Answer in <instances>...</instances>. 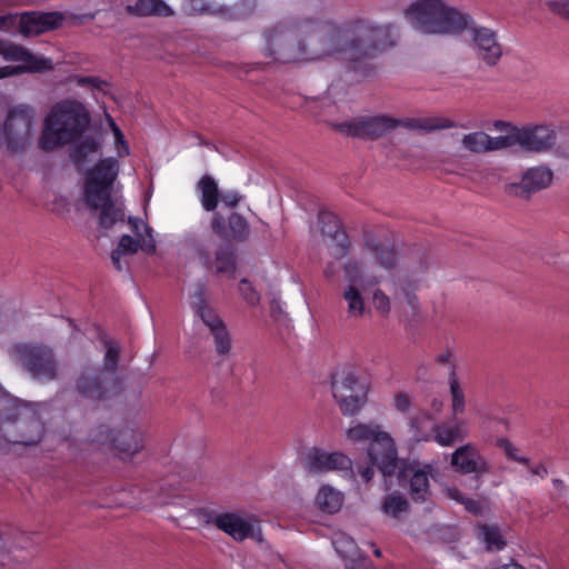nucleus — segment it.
<instances>
[{
	"label": "nucleus",
	"mask_w": 569,
	"mask_h": 569,
	"mask_svg": "<svg viewBox=\"0 0 569 569\" xmlns=\"http://www.w3.org/2000/svg\"><path fill=\"white\" fill-rule=\"evenodd\" d=\"M77 84L80 87H90L100 91L104 90L108 83L97 77H79L77 78Z\"/></svg>",
	"instance_id": "obj_54"
},
{
	"label": "nucleus",
	"mask_w": 569,
	"mask_h": 569,
	"mask_svg": "<svg viewBox=\"0 0 569 569\" xmlns=\"http://www.w3.org/2000/svg\"><path fill=\"white\" fill-rule=\"evenodd\" d=\"M216 269L219 273H232L234 271V257L230 250H221L216 257Z\"/></svg>",
	"instance_id": "obj_46"
},
{
	"label": "nucleus",
	"mask_w": 569,
	"mask_h": 569,
	"mask_svg": "<svg viewBox=\"0 0 569 569\" xmlns=\"http://www.w3.org/2000/svg\"><path fill=\"white\" fill-rule=\"evenodd\" d=\"M239 292L241 297L247 301L250 306H257L260 301V297L256 289L251 286V283L247 279H242L239 283Z\"/></svg>",
	"instance_id": "obj_48"
},
{
	"label": "nucleus",
	"mask_w": 569,
	"mask_h": 569,
	"mask_svg": "<svg viewBox=\"0 0 569 569\" xmlns=\"http://www.w3.org/2000/svg\"><path fill=\"white\" fill-rule=\"evenodd\" d=\"M213 525L232 537L237 541H242L249 537H253L254 521L252 518L237 512H224L217 515Z\"/></svg>",
	"instance_id": "obj_21"
},
{
	"label": "nucleus",
	"mask_w": 569,
	"mask_h": 569,
	"mask_svg": "<svg viewBox=\"0 0 569 569\" xmlns=\"http://www.w3.org/2000/svg\"><path fill=\"white\" fill-rule=\"evenodd\" d=\"M242 199V194H240L238 191L231 190L221 192L219 202H221L226 208L233 209L241 202Z\"/></svg>",
	"instance_id": "obj_52"
},
{
	"label": "nucleus",
	"mask_w": 569,
	"mask_h": 569,
	"mask_svg": "<svg viewBox=\"0 0 569 569\" xmlns=\"http://www.w3.org/2000/svg\"><path fill=\"white\" fill-rule=\"evenodd\" d=\"M343 271H345V278L348 281V284H356L358 287H363L365 283L376 284L379 282V279L377 277L366 279L365 274H363L362 264L356 260L348 261L343 266Z\"/></svg>",
	"instance_id": "obj_38"
},
{
	"label": "nucleus",
	"mask_w": 569,
	"mask_h": 569,
	"mask_svg": "<svg viewBox=\"0 0 569 569\" xmlns=\"http://www.w3.org/2000/svg\"><path fill=\"white\" fill-rule=\"evenodd\" d=\"M303 468L309 473H326L331 471L352 470L351 459L342 452H328L319 448L310 449L302 461Z\"/></svg>",
	"instance_id": "obj_16"
},
{
	"label": "nucleus",
	"mask_w": 569,
	"mask_h": 569,
	"mask_svg": "<svg viewBox=\"0 0 569 569\" xmlns=\"http://www.w3.org/2000/svg\"><path fill=\"white\" fill-rule=\"evenodd\" d=\"M360 476L363 479L365 482H369L373 477V468L372 467H366L360 470Z\"/></svg>",
	"instance_id": "obj_61"
},
{
	"label": "nucleus",
	"mask_w": 569,
	"mask_h": 569,
	"mask_svg": "<svg viewBox=\"0 0 569 569\" xmlns=\"http://www.w3.org/2000/svg\"><path fill=\"white\" fill-rule=\"evenodd\" d=\"M211 229L219 237L238 242L248 240L250 236L248 221L238 212H232L227 220L220 212H216L212 217Z\"/></svg>",
	"instance_id": "obj_20"
},
{
	"label": "nucleus",
	"mask_w": 569,
	"mask_h": 569,
	"mask_svg": "<svg viewBox=\"0 0 569 569\" xmlns=\"http://www.w3.org/2000/svg\"><path fill=\"white\" fill-rule=\"evenodd\" d=\"M90 441L97 445H109L118 450L122 459L132 457L142 448V433L133 429H122L116 435L107 426H99L90 433Z\"/></svg>",
	"instance_id": "obj_14"
},
{
	"label": "nucleus",
	"mask_w": 569,
	"mask_h": 569,
	"mask_svg": "<svg viewBox=\"0 0 569 569\" xmlns=\"http://www.w3.org/2000/svg\"><path fill=\"white\" fill-rule=\"evenodd\" d=\"M361 288L356 284H347L342 290V298L347 303L349 318L359 319L366 313V303L360 291Z\"/></svg>",
	"instance_id": "obj_32"
},
{
	"label": "nucleus",
	"mask_w": 569,
	"mask_h": 569,
	"mask_svg": "<svg viewBox=\"0 0 569 569\" xmlns=\"http://www.w3.org/2000/svg\"><path fill=\"white\" fill-rule=\"evenodd\" d=\"M189 297L191 309L203 325L208 327L213 337L217 353L219 356L229 355L231 350L230 333L222 319L208 303L204 287L202 284L194 286Z\"/></svg>",
	"instance_id": "obj_9"
},
{
	"label": "nucleus",
	"mask_w": 569,
	"mask_h": 569,
	"mask_svg": "<svg viewBox=\"0 0 569 569\" xmlns=\"http://www.w3.org/2000/svg\"><path fill=\"white\" fill-rule=\"evenodd\" d=\"M36 123V112L30 106L10 108L0 123V150L10 154L24 152L32 144Z\"/></svg>",
	"instance_id": "obj_6"
},
{
	"label": "nucleus",
	"mask_w": 569,
	"mask_h": 569,
	"mask_svg": "<svg viewBox=\"0 0 569 569\" xmlns=\"http://www.w3.org/2000/svg\"><path fill=\"white\" fill-rule=\"evenodd\" d=\"M445 493L448 498L461 503L465 501L466 496L461 493V491L456 487H447L445 489Z\"/></svg>",
	"instance_id": "obj_57"
},
{
	"label": "nucleus",
	"mask_w": 569,
	"mask_h": 569,
	"mask_svg": "<svg viewBox=\"0 0 569 569\" xmlns=\"http://www.w3.org/2000/svg\"><path fill=\"white\" fill-rule=\"evenodd\" d=\"M332 545L337 553L343 559L346 569H373L363 557L356 541L343 532L333 536Z\"/></svg>",
	"instance_id": "obj_24"
},
{
	"label": "nucleus",
	"mask_w": 569,
	"mask_h": 569,
	"mask_svg": "<svg viewBox=\"0 0 569 569\" xmlns=\"http://www.w3.org/2000/svg\"><path fill=\"white\" fill-rule=\"evenodd\" d=\"M468 436L467 422L456 420L455 422H439L432 427L431 440L441 447H451Z\"/></svg>",
	"instance_id": "obj_25"
},
{
	"label": "nucleus",
	"mask_w": 569,
	"mask_h": 569,
	"mask_svg": "<svg viewBox=\"0 0 569 569\" xmlns=\"http://www.w3.org/2000/svg\"><path fill=\"white\" fill-rule=\"evenodd\" d=\"M119 170V161L109 157L99 160L84 177L83 201L92 213H98L104 229L124 220L122 197L114 192Z\"/></svg>",
	"instance_id": "obj_3"
},
{
	"label": "nucleus",
	"mask_w": 569,
	"mask_h": 569,
	"mask_svg": "<svg viewBox=\"0 0 569 569\" xmlns=\"http://www.w3.org/2000/svg\"><path fill=\"white\" fill-rule=\"evenodd\" d=\"M126 11L136 17H169L173 13L162 0H136L134 3L126 6Z\"/></svg>",
	"instance_id": "obj_29"
},
{
	"label": "nucleus",
	"mask_w": 569,
	"mask_h": 569,
	"mask_svg": "<svg viewBox=\"0 0 569 569\" xmlns=\"http://www.w3.org/2000/svg\"><path fill=\"white\" fill-rule=\"evenodd\" d=\"M431 420V417L427 412H420L408 420V427L410 432V438L415 442L429 441L431 440V433L426 427L425 423Z\"/></svg>",
	"instance_id": "obj_37"
},
{
	"label": "nucleus",
	"mask_w": 569,
	"mask_h": 569,
	"mask_svg": "<svg viewBox=\"0 0 569 569\" xmlns=\"http://www.w3.org/2000/svg\"><path fill=\"white\" fill-rule=\"evenodd\" d=\"M0 56L7 61L23 62V66L0 67V79L22 72H41L52 69V61L32 54L22 46L0 39Z\"/></svg>",
	"instance_id": "obj_13"
},
{
	"label": "nucleus",
	"mask_w": 569,
	"mask_h": 569,
	"mask_svg": "<svg viewBox=\"0 0 569 569\" xmlns=\"http://www.w3.org/2000/svg\"><path fill=\"white\" fill-rule=\"evenodd\" d=\"M317 507L328 513L338 512L343 503V493L330 485H322L316 496Z\"/></svg>",
	"instance_id": "obj_30"
},
{
	"label": "nucleus",
	"mask_w": 569,
	"mask_h": 569,
	"mask_svg": "<svg viewBox=\"0 0 569 569\" xmlns=\"http://www.w3.org/2000/svg\"><path fill=\"white\" fill-rule=\"evenodd\" d=\"M122 256H124L121 251H119L117 248L112 251L111 253V260H112V263L113 266L118 269V270H122V264H121V258Z\"/></svg>",
	"instance_id": "obj_59"
},
{
	"label": "nucleus",
	"mask_w": 569,
	"mask_h": 569,
	"mask_svg": "<svg viewBox=\"0 0 569 569\" xmlns=\"http://www.w3.org/2000/svg\"><path fill=\"white\" fill-rule=\"evenodd\" d=\"M104 369L108 371H114L118 365L119 356H120V349L116 341L113 340H106L104 341Z\"/></svg>",
	"instance_id": "obj_45"
},
{
	"label": "nucleus",
	"mask_w": 569,
	"mask_h": 569,
	"mask_svg": "<svg viewBox=\"0 0 569 569\" xmlns=\"http://www.w3.org/2000/svg\"><path fill=\"white\" fill-rule=\"evenodd\" d=\"M108 122L114 137V150L119 158H123L130 154V148L124 139V136L120 128L116 124L113 119L108 116Z\"/></svg>",
	"instance_id": "obj_43"
},
{
	"label": "nucleus",
	"mask_w": 569,
	"mask_h": 569,
	"mask_svg": "<svg viewBox=\"0 0 569 569\" xmlns=\"http://www.w3.org/2000/svg\"><path fill=\"white\" fill-rule=\"evenodd\" d=\"M43 435V425L36 410L16 401L12 409L0 421V440L11 445L34 446Z\"/></svg>",
	"instance_id": "obj_7"
},
{
	"label": "nucleus",
	"mask_w": 569,
	"mask_h": 569,
	"mask_svg": "<svg viewBox=\"0 0 569 569\" xmlns=\"http://www.w3.org/2000/svg\"><path fill=\"white\" fill-rule=\"evenodd\" d=\"M90 123V114L83 103L64 100L54 104L44 119L38 141L41 150L50 151L79 139Z\"/></svg>",
	"instance_id": "obj_4"
},
{
	"label": "nucleus",
	"mask_w": 569,
	"mask_h": 569,
	"mask_svg": "<svg viewBox=\"0 0 569 569\" xmlns=\"http://www.w3.org/2000/svg\"><path fill=\"white\" fill-rule=\"evenodd\" d=\"M478 536L489 551H500L506 546L500 530L496 526L481 525L478 527Z\"/></svg>",
	"instance_id": "obj_35"
},
{
	"label": "nucleus",
	"mask_w": 569,
	"mask_h": 569,
	"mask_svg": "<svg viewBox=\"0 0 569 569\" xmlns=\"http://www.w3.org/2000/svg\"><path fill=\"white\" fill-rule=\"evenodd\" d=\"M399 127L422 133L457 128L458 124L443 117H418L399 119Z\"/></svg>",
	"instance_id": "obj_26"
},
{
	"label": "nucleus",
	"mask_w": 569,
	"mask_h": 569,
	"mask_svg": "<svg viewBox=\"0 0 569 569\" xmlns=\"http://www.w3.org/2000/svg\"><path fill=\"white\" fill-rule=\"evenodd\" d=\"M271 311L274 316L282 313L281 302L277 299H273L270 303Z\"/></svg>",
	"instance_id": "obj_63"
},
{
	"label": "nucleus",
	"mask_w": 569,
	"mask_h": 569,
	"mask_svg": "<svg viewBox=\"0 0 569 569\" xmlns=\"http://www.w3.org/2000/svg\"><path fill=\"white\" fill-rule=\"evenodd\" d=\"M432 472L431 465H412L405 468L400 477L408 480L409 493L413 501L425 502L430 496L429 476Z\"/></svg>",
	"instance_id": "obj_23"
},
{
	"label": "nucleus",
	"mask_w": 569,
	"mask_h": 569,
	"mask_svg": "<svg viewBox=\"0 0 569 569\" xmlns=\"http://www.w3.org/2000/svg\"><path fill=\"white\" fill-rule=\"evenodd\" d=\"M453 359V355L450 350H447L446 352L438 356V361L440 363H451Z\"/></svg>",
	"instance_id": "obj_62"
},
{
	"label": "nucleus",
	"mask_w": 569,
	"mask_h": 569,
	"mask_svg": "<svg viewBox=\"0 0 569 569\" xmlns=\"http://www.w3.org/2000/svg\"><path fill=\"white\" fill-rule=\"evenodd\" d=\"M319 222L321 233L333 242L330 248L331 256L337 259L343 258L349 251L350 243L339 218L332 212L323 211L319 213Z\"/></svg>",
	"instance_id": "obj_22"
},
{
	"label": "nucleus",
	"mask_w": 569,
	"mask_h": 569,
	"mask_svg": "<svg viewBox=\"0 0 569 569\" xmlns=\"http://www.w3.org/2000/svg\"><path fill=\"white\" fill-rule=\"evenodd\" d=\"M253 0H183L181 10L190 17L238 18L253 9Z\"/></svg>",
	"instance_id": "obj_12"
},
{
	"label": "nucleus",
	"mask_w": 569,
	"mask_h": 569,
	"mask_svg": "<svg viewBox=\"0 0 569 569\" xmlns=\"http://www.w3.org/2000/svg\"><path fill=\"white\" fill-rule=\"evenodd\" d=\"M486 141L487 133L478 131L465 134L461 140V143L465 147V149L475 153H481L486 152Z\"/></svg>",
	"instance_id": "obj_42"
},
{
	"label": "nucleus",
	"mask_w": 569,
	"mask_h": 569,
	"mask_svg": "<svg viewBox=\"0 0 569 569\" xmlns=\"http://www.w3.org/2000/svg\"><path fill=\"white\" fill-rule=\"evenodd\" d=\"M141 241L133 239L129 234H123L119 240L117 249L121 251L123 254H133L141 248Z\"/></svg>",
	"instance_id": "obj_49"
},
{
	"label": "nucleus",
	"mask_w": 569,
	"mask_h": 569,
	"mask_svg": "<svg viewBox=\"0 0 569 569\" xmlns=\"http://www.w3.org/2000/svg\"><path fill=\"white\" fill-rule=\"evenodd\" d=\"M331 127L345 137L375 140L399 128V119L385 114L358 117L332 122Z\"/></svg>",
	"instance_id": "obj_11"
},
{
	"label": "nucleus",
	"mask_w": 569,
	"mask_h": 569,
	"mask_svg": "<svg viewBox=\"0 0 569 569\" xmlns=\"http://www.w3.org/2000/svg\"><path fill=\"white\" fill-rule=\"evenodd\" d=\"M525 466L527 467L528 471L533 476H538L541 479H545L548 476V469L543 463L531 465L530 461L528 460V465Z\"/></svg>",
	"instance_id": "obj_56"
},
{
	"label": "nucleus",
	"mask_w": 569,
	"mask_h": 569,
	"mask_svg": "<svg viewBox=\"0 0 569 569\" xmlns=\"http://www.w3.org/2000/svg\"><path fill=\"white\" fill-rule=\"evenodd\" d=\"M373 305L376 310L383 316L390 312V299L383 291L379 289L373 292Z\"/></svg>",
	"instance_id": "obj_50"
},
{
	"label": "nucleus",
	"mask_w": 569,
	"mask_h": 569,
	"mask_svg": "<svg viewBox=\"0 0 569 569\" xmlns=\"http://www.w3.org/2000/svg\"><path fill=\"white\" fill-rule=\"evenodd\" d=\"M393 408L401 412L407 413L412 405V398L406 392H397L393 396Z\"/></svg>",
	"instance_id": "obj_51"
},
{
	"label": "nucleus",
	"mask_w": 569,
	"mask_h": 569,
	"mask_svg": "<svg viewBox=\"0 0 569 569\" xmlns=\"http://www.w3.org/2000/svg\"><path fill=\"white\" fill-rule=\"evenodd\" d=\"M70 18L78 23H82L86 20H93L96 18V12L83 14H70Z\"/></svg>",
	"instance_id": "obj_60"
},
{
	"label": "nucleus",
	"mask_w": 569,
	"mask_h": 569,
	"mask_svg": "<svg viewBox=\"0 0 569 569\" xmlns=\"http://www.w3.org/2000/svg\"><path fill=\"white\" fill-rule=\"evenodd\" d=\"M499 448H501L506 457L516 462L528 465V458L520 455L519 450L506 438H501L497 441Z\"/></svg>",
	"instance_id": "obj_47"
},
{
	"label": "nucleus",
	"mask_w": 569,
	"mask_h": 569,
	"mask_svg": "<svg viewBox=\"0 0 569 569\" xmlns=\"http://www.w3.org/2000/svg\"><path fill=\"white\" fill-rule=\"evenodd\" d=\"M513 141H516V146L525 151L541 153L553 147L556 133L548 126L513 128Z\"/></svg>",
	"instance_id": "obj_17"
},
{
	"label": "nucleus",
	"mask_w": 569,
	"mask_h": 569,
	"mask_svg": "<svg viewBox=\"0 0 569 569\" xmlns=\"http://www.w3.org/2000/svg\"><path fill=\"white\" fill-rule=\"evenodd\" d=\"M512 146H516V141H513V128H510L506 136L490 137L487 134L486 152L501 150Z\"/></svg>",
	"instance_id": "obj_44"
},
{
	"label": "nucleus",
	"mask_w": 569,
	"mask_h": 569,
	"mask_svg": "<svg viewBox=\"0 0 569 569\" xmlns=\"http://www.w3.org/2000/svg\"><path fill=\"white\" fill-rule=\"evenodd\" d=\"M462 505L465 506L466 510L471 512V513H475V515H478L481 512V503L477 500H472V499H469L466 497L465 501L462 502Z\"/></svg>",
	"instance_id": "obj_58"
},
{
	"label": "nucleus",
	"mask_w": 569,
	"mask_h": 569,
	"mask_svg": "<svg viewBox=\"0 0 569 569\" xmlns=\"http://www.w3.org/2000/svg\"><path fill=\"white\" fill-rule=\"evenodd\" d=\"M451 466L461 473L485 475L490 471L486 457L472 443L460 446L451 453Z\"/></svg>",
	"instance_id": "obj_19"
},
{
	"label": "nucleus",
	"mask_w": 569,
	"mask_h": 569,
	"mask_svg": "<svg viewBox=\"0 0 569 569\" xmlns=\"http://www.w3.org/2000/svg\"><path fill=\"white\" fill-rule=\"evenodd\" d=\"M8 543L9 538L6 535L0 533V566H7L13 561Z\"/></svg>",
	"instance_id": "obj_55"
},
{
	"label": "nucleus",
	"mask_w": 569,
	"mask_h": 569,
	"mask_svg": "<svg viewBox=\"0 0 569 569\" xmlns=\"http://www.w3.org/2000/svg\"><path fill=\"white\" fill-rule=\"evenodd\" d=\"M367 401V390L357 389L356 395L350 398L347 397L345 400H338L337 403L340 407L341 412L345 416H353L360 411Z\"/></svg>",
	"instance_id": "obj_39"
},
{
	"label": "nucleus",
	"mask_w": 569,
	"mask_h": 569,
	"mask_svg": "<svg viewBox=\"0 0 569 569\" xmlns=\"http://www.w3.org/2000/svg\"><path fill=\"white\" fill-rule=\"evenodd\" d=\"M100 150V144L93 138H86L78 143L73 151L72 158L77 166H81L86 162L90 154L97 153Z\"/></svg>",
	"instance_id": "obj_40"
},
{
	"label": "nucleus",
	"mask_w": 569,
	"mask_h": 569,
	"mask_svg": "<svg viewBox=\"0 0 569 569\" xmlns=\"http://www.w3.org/2000/svg\"><path fill=\"white\" fill-rule=\"evenodd\" d=\"M196 190L199 193L202 208L209 212L214 211L221 194L216 179L210 174H203L197 182Z\"/></svg>",
	"instance_id": "obj_28"
},
{
	"label": "nucleus",
	"mask_w": 569,
	"mask_h": 569,
	"mask_svg": "<svg viewBox=\"0 0 569 569\" xmlns=\"http://www.w3.org/2000/svg\"><path fill=\"white\" fill-rule=\"evenodd\" d=\"M189 297L191 309L203 325L208 327L213 337L217 353L219 356L229 355L231 350L230 333L222 319L208 303L204 287L202 284L194 286Z\"/></svg>",
	"instance_id": "obj_8"
},
{
	"label": "nucleus",
	"mask_w": 569,
	"mask_h": 569,
	"mask_svg": "<svg viewBox=\"0 0 569 569\" xmlns=\"http://www.w3.org/2000/svg\"><path fill=\"white\" fill-rule=\"evenodd\" d=\"M77 390L83 398L93 401L102 400L107 396L99 377L90 372L80 375L77 380Z\"/></svg>",
	"instance_id": "obj_31"
},
{
	"label": "nucleus",
	"mask_w": 569,
	"mask_h": 569,
	"mask_svg": "<svg viewBox=\"0 0 569 569\" xmlns=\"http://www.w3.org/2000/svg\"><path fill=\"white\" fill-rule=\"evenodd\" d=\"M332 395L336 401L345 400L347 397L356 395L357 389L367 390L360 382L358 376L352 370H342L332 377Z\"/></svg>",
	"instance_id": "obj_27"
},
{
	"label": "nucleus",
	"mask_w": 569,
	"mask_h": 569,
	"mask_svg": "<svg viewBox=\"0 0 569 569\" xmlns=\"http://www.w3.org/2000/svg\"><path fill=\"white\" fill-rule=\"evenodd\" d=\"M448 382L451 397V412L452 416L457 418L459 415L465 412L466 395L453 367L449 372Z\"/></svg>",
	"instance_id": "obj_33"
},
{
	"label": "nucleus",
	"mask_w": 569,
	"mask_h": 569,
	"mask_svg": "<svg viewBox=\"0 0 569 569\" xmlns=\"http://www.w3.org/2000/svg\"><path fill=\"white\" fill-rule=\"evenodd\" d=\"M547 6L553 13L569 20V0H550Z\"/></svg>",
	"instance_id": "obj_53"
},
{
	"label": "nucleus",
	"mask_w": 569,
	"mask_h": 569,
	"mask_svg": "<svg viewBox=\"0 0 569 569\" xmlns=\"http://www.w3.org/2000/svg\"><path fill=\"white\" fill-rule=\"evenodd\" d=\"M263 38L264 56L280 63L326 58L359 62L393 44L390 26H376L366 20L340 26L310 17L278 23L266 30Z\"/></svg>",
	"instance_id": "obj_1"
},
{
	"label": "nucleus",
	"mask_w": 569,
	"mask_h": 569,
	"mask_svg": "<svg viewBox=\"0 0 569 569\" xmlns=\"http://www.w3.org/2000/svg\"><path fill=\"white\" fill-rule=\"evenodd\" d=\"M66 16L59 11L23 12L19 19V31L26 36H37L59 28L64 21Z\"/></svg>",
	"instance_id": "obj_18"
},
{
	"label": "nucleus",
	"mask_w": 569,
	"mask_h": 569,
	"mask_svg": "<svg viewBox=\"0 0 569 569\" xmlns=\"http://www.w3.org/2000/svg\"><path fill=\"white\" fill-rule=\"evenodd\" d=\"M10 546L14 548H26L28 543L24 541L23 535L21 533L19 538H14V540L10 542Z\"/></svg>",
	"instance_id": "obj_64"
},
{
	"label": "nucleus",
	"mask_w": 569,
	"mask_h": 569,
	"mask_svg": "<svg viewBox=\"0 0 569 569\" xmlns=\"http://www.w3.org/2000/svg\"><path fill=\"white\" fill-rule=\"evenodd\" d=\"M406 18L413 29L426 34H455L466 31L470 50L488 67L496 66L503 56V46L495 30L470 23L468 16L443 0H417L406 10Z\"/></svg>",
	"instance_id": "obj_2"
},
{
	"label": "nucleus",
	"mask_w": 569,
	"mask_h": 569,
	"mask_svg": "<svg viewBox=\"0 0 569 569\" xmlns=\"http://www.w3.org/2000/svg\"><path fill=\"white\" fill-rule=\"evenodd\" d=\"M347 439L352 442L369 441L368 456L372 466H377L387 477L397 468V450L391 436L381 430L378 425L355 423L346 432Z\"/></svg>",
	"instance_id": "obj_5"
},
{
	"label": "nucleus",
	"mask_w": 569,
	"mask_h": 569,
	"mask_svg": "<svg viewBox=\"0 0 569 569\" xmlns=\"http://www.w3.org/2000/svg\"><path fill=\"white\" fill-rule=\"evenodd\" d=\"M129 224L137 240L142 242L141 249L147 253H153L156 251V242L151 228L139 218H129Z\"/></svg>",
	"instance_id": "obj_34"
},
{
	"label": "nucleus",
	"mask_w": 569,
	"mask_h": 569,
	"mask_svg": "<svg viewBox=\"0 0 569 569\" xmlns=\"http://www.w3.org/2000/svg\"><path fill=\"white\" fill-rule=\"evenodd\" d=\"M553 179V172L546 166L527 169L519 182L505 184V192L510 197L529 199L533 193L548 188Z\"/></svg>",
	"instance_id": "obj_15"
},
{
	"label": "nucleus",
	"mask_w": 569,
	"mask_h": 569,
	"mask_svg": "<svg viewBox=\"0 0 569 569\" xmlns=\"http://www.w3.org/2000/svg\"><path fill=\"white\" fill-rule=\"evenodd\" d=\"M371 251L373 253L377 263L386 269H390L396 263V254L391 247L388 246H372Z\"/></svg>",
	"instance_id": "obj_41"
},
{
	"label": "nucleus",
	"mask_w": 569,
	"mask_h": 569,
	"mask_svg": "<svg viewBox=\"0 0 569 569\" xmlns=\"http://www.w3.org/2000/svg\"><path fill=\"white\" fill-rule=\"evenodd\" d=\"M381 510L385 515L399 520L409 511V502L403 496L392 493L385 498Z\"/></svg>",
	"instance_id": "obj_36"
},
{
	"label": "nucleus",
	"mask_w": 569,
	"mask_h": 569,
	"mask_svg": "<svg viewBox=\"0 0 569 569\" xmlns=\"http://www.w3.org/2000/svg\"><path fill=\"white\" fill-rule=\"evenodd\" d=\"M11 356L39 381H49L57 376V363L52 350L46 346L17 345L12 348Z\"/></svg>",
	"instance_id": "obj_10"
}]
</instances>
